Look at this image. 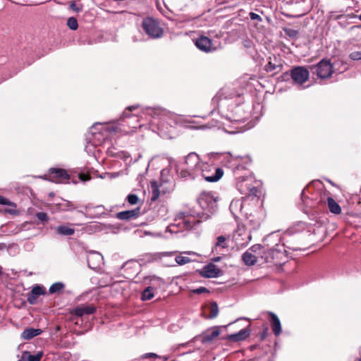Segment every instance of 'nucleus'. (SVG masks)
Listing matches in <instances>:
<instances>
[{"label": "nucleus", "instance_id": "6", "mask_svg": "<svg viewBox=\"0 0 361 361\" xmlns=\"http://www.w3.org/2000/svg\"><path fill=\"white\" fill-rule=\"evenodd\" d=\"M224 171L221 168L207 163H202L199 172V175H201L207 182H216L222 177Z\"/></svg>", "mask_w": 361, "mask_h": 361}, {"label": "nucleus", "instance_id": "16", "mask_svg": "<svg viewBox=\"0 0 361 361\" xmlns=\"http://www.w3.org/2000/svg\"><path fill=\"white\" fill-rule=\"evenodd\" d=\"M195 45L199 49L204 52H210L215 49L212 39L204 36L197 38L195 41Z\"/></svg>", "mask_w": 361, "mask_h": 361}, {"label": "nucleus", "instance_id": "46", "mask_svg": "<svg viewBox=\"0 0 361 361\" xmlns=\"http://www.w3.org/2000/svg\"><path fill=\"white\" fill-rule=\"evenodd\" d=\"M349 57L353 61L361 60V51H353L350 54Z\"/></svg>", "mask_w": 361, "mask_h": 361}, {"label": "nucleus", "instance_id": "59", "mask_svg": "<svg viewBox=\"0 0 361 361\" xmlns=\"http://www.w3.org/2000/svg\"><path fill=\"white\" fill-rule=\"evenodd\" d=\"M133 42H137V39L135 37H133Z\"/></svg>", "mask_w": 361, "mask_h": 361}, {"label": "nucleus", "instance_id": "45", "mask_svg": "<svg viewBox=\"0 0 361 361\" xmlns=\"http://www.w3.org/2000/svg\"><path fill=\"white\" fill-rule=\"evenodd\" d=\"M69 8L77 13L80 12L82 9V5H77L75 1L71 2Z\"/></svg>", "mask_w": 361, "mask_h": 361}, {"label": "nucleus", "instance_id": "53", "mask_svg": "<svg viewBox=\"0 0 361 361\" xmlns=\"http://www.w3.org/2000/svg\"><path fill=\"white\" fill-rule=\"evenodd\" d=\"M159 259V257L157 255H150L149 257V259H147L148 262H153Z\"/></svg>", "mask_w": 361, "mask_h": 361}, {"label": "nucleus", "instance_id": "11", "mask_svg": "<svg viewBox=\"0 0 361 361\" xmlns=\"http://www.w3.org/2000/svg\"><path fill=\"white\" fill-rule=\"evenodd\" d=\"M241 179V180L238 181L237 186L238 190L241 193L257 195V189L256 187L252 186L251 183L252 182V179L251 178H238Z\"/></svg>", "mask_w": 361, "mask_h": 361}, {"label": "nucleus", "instance_id": "60", "mask_svg": "<svg viewBox=\"0 0 361 361\" xmlns=\"http://www.w3.org/2000/svg\"><path fill=\"white\" fill-rule=\"evenodd\" d=\"M223 124H224V126H228V127L230 126L228 125V123H223Z\"/></svg>", "mask_w": 361, "mask_h": 361}, {"label": "nucleus", "instance_id": "14", "mask_svg": "<svg viewBox=\"0 0 361 361\" xmlns=\"http://www.w3.org/2000/svg\"><path fill=\"white\" fill-rule=\"evenodd\" d=\"M282 68L280 57L273 55L268 58V63L264 66V70L267 73H278L282 70Z\"/></svg>", "mask_w": 361, "mask_h": 361}, {"label": "nucleus", "instance_id": "24", "mask_svg": "<svg viewBox=\"0 0 361 361\" xmlns=\"http://www.w3.org/2000/svg\"><path fill=\"white\" fill-rule=\"evenodd\" d=\"M269 315L270 316V323L272 331L276 336H278L281 333V322L276 314L269 312Z\"/></svg>", "mask_w": 361, "mask_h": 361}, {"label": "nucleus", "instance_id": "17", "mask_svg": "<svg viewBox=\"0 0 361 361\" xmlns=\"http://www.w3.org/2000/svg\"><path fill=\"white\" fill-rule=\"evenodd\" d=\"M87 261L90 268L96 269L102 264L103 261V257L100 253L92 251L88 253Z\"/></svg>", "mask_w": 361, "mask_h": 361}, {"label": "nucleus", "instance_id": "44", "mask_svg": "<svg viewBox=\"0 0 361 361\" xmlns=\"http://www.w3.org/2000/svg\"><path fill=\"white\" fill-rule=\"evenodd\" d=\"M127 200L130 204H136L139 201V198L137 195L130 194L127 196Z\"/></svg>", "mask_w": 361, "mask_h": 361}, {"label": "nucleus", "instance_id": "19", "mask_svg": "<svg viewBox=\"0 0 361 361\" xmlns=\"http://www.w3.org/2000/svg\"><path fill=\"white\" fill-rule=\"evenodd\" d=\"M44 294L45 290L44 287L39 285H35L32 287L30 293H27V300L30 304L34 305L36 303L37 298L39 295H43Z\"/></svg>", "mask_w": 361, "mask_h": 361}, {"label": "nucleus", "instance_id": "13", "mask_svg": "<svg viewBox=\"0 0 361 361\" xmlns=\"http://www.w3.org/2000/svg\"><path fill=\"white\" fill-rule=\"evenodd\" d=\"M222 271L212 263L204 265L200 271V274L204 278H216L222 275Z\"/></svg>", "mask_w": 361, "mask_h": 361}, {"label": "nucleus", "instance_id": "30", "mask_svg": "<svg viewBox=\"0 0 361 361\" xmlns=\"http://www.w3.org/2000/svg\"><path fill=\"white\" fill-rule=\"evenodd\" d=\"M56 233L60 235L70 236L74 234L75 229L62 225L56 228Z\"/></svg>", "mask_w": 361, "mask_h": 361}, {"label": "nucleus", "instance_id": "22", "mask_svg": "<svg viewBox=\"0 0 361 361\" xmlns=\"http://www.w3.org/2000/svg\"><path fill=\"white\" fill-rule=\"evenodd\" d=\"M96 310V307L93 305H82L76 307L72 313L78 317H82L85 314H92Z\"/></svg>", "mask_w": 361, "mask_h": 361}, {"label": "nucleus", "instance_id": "8", "mask_svg": "<svg viewBox=\"0 0 361 361\" xmlns=\"http://www.w3.org/2000/svg\"><path fill=\"white\" fill-rule=\"evenodd\" d=\"M309 71L303 66L294 67L290 70V77L295 84L302 85L309 79Z\"/></svg>", "mask_w": 361, "mask_h": 361}, {"label": "nucleus", "instance_id": "42", "mask_svg": "<svg viewBox=\"0 0 361 361\" xmlns=\"http://www.w3.org/2000/svg\"><path fill=\"white\" fill-rule=\"evenodd\" d=\"M271 256L273 257L272 264H274L275 265H278V264H281L283 263V261L286 258V256H285V254L283 252L282 256L279 255V257H276V255L275 254L272 255Z\"/></svg>", "mask_w": 361, "mask_h": 361}, {"label": "nucleus", "instance_id": "9", "mask_svg": "<svg viewBox=\"0 0 361 361\" xmlns=\"http://www.w3.org/2000/svg\"><path fill=\"white\" fill-rule=\"evenodd\" d=\"M70 179V176L67 171L61 169H49V180L56 183H66Z\"/></svg>", "mask_w": 361, "mask_h": 361}, {"label": "nucleus", "instance_id": "61", "mask_svg": "<svg viewBox=\"0 0 361 361\" xmlns=\"http://www.w3.org/2000/svg\"><path fill=\"white\" fill-rule=\"evenodd\" d=\"M265 335H266V331L263 333L262 337L264 338L265 336Z\"/></svg>", "mask_w": 361, "mask_h": 361}, {"label": "nucleus", "instance_id": "25", "mask_svg": "<svg viewBox=\"0 0 361 361\" xmlns=\"http://www.w3.org/2000/svg\"><path fill=\"white\" fill-rule=\"evenodd\" d=\"M231 235L228 236L219 235L216 238V241L214 244V248L217 250L219 248H228L231 247V239L230 238Z\"/></svg>", "mask_w": 361, "mask_h": 361}, {"label": "nucleus", "instance_id": "56", "mask_svg": "<svg viewBox=\"0 0 361 361\" xmlns=\"http://www.w3.org/2000/svg\"><path fill=\"white\" fill-rule=\"evenodd\" d=\"M4 272V269L1 266H0V277L2 276Z\"/></svg>", "mask_w": 361, "mask_h": 361}, {"label": "nucleus", "instance_id": "26", "mask_svg": "<svg viewBox=\"0 0 361 361\" xmlns=\"http://www.w3.org/2000/svg\"><path fill=\"white\" fill-rule=\"evenodd\" d=\"M43 353L42 351H39L35 355H32L29 351H24L18 361H39Z\"/></svg>", "mask_w": 361, "mask_h": 361}, {"label": "nucleus", "instance_id": "10", "mask_svg": "<svg viewBox=\"0 0 361 361\" xmlns=\"http://www.w3.org/2000/svg\"><path fill=\"white\" fill-rule=\"evenodd\" d=\"M78 212L90 219L98 218L102 214H105L104 207L103 205L94 206L91 203L86 204L84 207V210Z\"/></svg>", "mask_w": 361, "mask_h": 361}, {"label": "nucleus", "instance_id": "36", "mask_svg": "<svg viewBox=\"0 0 361 361\" xmlns=\"http://www.w3.org/2000/svg\"><path fill=\"white\" fill-rule=\"evenodd\" d=\"M138 105H133V106H130L128 107H127L126 109V110L123 111V114H122V116H121V118H130V117H132L133 118H134L135 121H137V116H134V115H130L128 111H132L133 109H136L138 108Z\"/></svg>", "mask_w": 361, "mask_h": 361}, {"label": "nucleus", "instance_id": "54", "mask_svg": "<svg viewBox=\"0 0 361 361\" xmlns=\"http://www.w3.org/2000/svg\"><path fill=\"white\" fill-rule=\"evenodd\" d=\"M238 204V201H232L231 203V205H230L231 209H232V207L233 206H237Z\"/></svg>", "mask_w": 361, "mask_h": 361}, {"label": "nucleus", "instance_id": "2", "mask_svg": "<svg viewBox=\"0 0 361 361\" xmlns=\"http://www.w3.org/2000/svg\"><path fill=\"white\" fill-rule=\"evenodd\" d=\"M218 197H215L212 192H203L197 199L202 212L193 211L179 212L175 221L178 226L183 230H190L202 220H207L218 210Z\"/></svg>", "mask_w": 361, "mask_h": 361}, {"label": "nucleus", "instance_id": "63", "mask_svg": "<svg viewBox=\"0 0 361 361\" xmlns=\"http://www.w3.org/2000/svg\"><path fill=\"white\" fill-rule=\"evenodd\" d=\"M359 361H361V357L359 359Z\"/></svg>", "mask_w": 361, "mask_h": 361}, {"label": "nucleus", "instance_id": "5", "mask_svg": "<svg viewBox=\"0 0 361 361\" xmlns=\"http://www.w3.org/2000/svg\"><path fill=\"white\" fill-rule=\"evenodd\" d=\"M142 27L151 39H159L164 35V30L156 19L147 17L142 20Z\"/></svg>", "mask_w": 361, "mask_h": 361}, {"label": "nucleus", "instance_id": "31", "mask_svg": "<svg viewBox=\"0 0 361 361\" xmlns=\"http://www.w3.org/2000/svg\"><path fill=\"white\" fill-rule=\"evenodd\" d=\"M163 185L162 183L158 185L156 182L152 183V195L151 200L152 201H155L159 197L161 192L160 188L163 187Z\"/></svg>", "mask_w": 361, "mask_h": 361}, {"label": "nucleus", "instance_id": "32", "mask_svg": "<svg viewBox=\"0 0 361 361\" xmlns=\"http://www.w3.org/2000/svg\"><path fill=\"white\" fill-rule=\"evenodd\" d=\"M149 279L150 282L149 286H152L153 289L157 287L161 286L164 283V281L162 279L155 276H149Z\"/></svg>", "mask_w": 361, "mask_h": 361}, {"label": "nucleus", "instance_id": "34", "mask_svg": "<svg viewBox=\"0 0 361 361\" xmlns=\"http://www.w3.org/2000/svg\"><path fill=\"white\" fill-rule=\"evenodd\" d=\"M59 207L61 211H73L77 208L71 202L67 200L62 204H59Z\"/></svg>", "mask_w": 361, "mask_h": 361}, {"label": "nucleus", "instance_id": "40", "mask_svg": "<svg viewBox=\"0 0 361 361\" xmlns=\"http://www.w3.org/2000/svg\"><path fill=\"white\" fill-rule=\"evenodd\" d=\"M35 216L38 221L42 224L47 223L49 219L47 214L44 212H37Z\"/></svg>", "mask_w": 361, "mask_h": 361}, {"label": "nucleus", "instance_id": "37", "mask_svg": "<svg viewBox=\"0 0 361 361\" xmlns=\"http://www.w3.org/2000/svg\"><path fill=\"white\" fill-rule=\"evenodd\" d=\"M63 288H64V284L61 282H57V283H53L50 286L49 291L51 294H54V293L61 291Z\"/></svg>", "mask_w": 361, "mask_h": 361}, {"label": "nucleus", "instance_id": "41", "mask_svg": "<svg viewBox=\"0 0 361 361\" xmlns=\"http://www.w3.org/2000/svg\"><path fill=\"white\" fill-rule=\"evenodd\" d=\"M175 260L179 265H183L191 262L189 257L184 256H177L176 257Z\"/></svg>", "mask_w": 361, "mask_h": 361}, {"label": "nucleus", "instance_id": "29", "mask_svg": "<svg viewBox=\"0 0 361 361\" xmlns=\"http://www.w3.org/2000/svg\"><path fill=\"white\" fill-rule=\"evenodd\" d=\"M242 259L245 265L252 266L256 263L257 257L247 250L242 255Z\"/></svg>", "mask_w": 361, "mask_h": 361}, {"label": "nucleus", "instance_id": "7", "mask_svg": "<svg viewBox=\"0 0 361 361\" xmlns=\"http://www.w3.org/2000/svg\"><path fill=\"white\" fill-rule=\"evenodd\" d=\"M310 69L318 78L322 79L329 78L333 73L332 64L325 59L319 61L316 66H310Z\"/></svg>", "mask_w": 361, "mask_h": 361}, {"label": "nucleus", "instance_id": "47", "mask_svg": "<svg viewBox=\"0 0 361 361\" xmlns=\"http://www.w3.org/2000/svg\"><path fill=\"white\" fill-rule=\"evenodd\" d=\"M0 204L11 206L13 205V203L6 197L0 195Z\"/></svg>", "mask_w": 361, "mask_h": 361}, {"label": "nucleus", "instance_id": "50", "mask_svg": "<svg viewBox=\"0 0 361 361\" xmlns=\"http://www.w3.org/2000/svg\"><path fill=\"white\" fill-rule=\"evenodd\" d=\"M262 249V246L259 244H257V245H252L250 248V251H252V252H257L258 250H261Z\"/></svg>", "mask_w": 361, "mask_h": 361}, {"label": "nucleus", "instance_id": "20", "mask_svg": "<svg viewBox=\"0 0 361 361\" xmlns=\"http://www.w3.org/2000/svg\"><path fill=\"white\" fill-rule=\"evenodd\" d=\"M140 214V207L131 210L120 212L116 214V218L120 220H130L137 219Z\"/></svg>", "mask_w": 361, "mask_h": 361}, {"label": "nucleus", "instance_id": "38", "mask_svg": "<svg viewBox=\"0 0 361 361\" xmlns=\"http://www.w3.org/2000/svg\"><path fill=\"white\" fill-rule=\"evenodd\" d=\"M67 25L72 30H77L78 27L77 19L74 17H70L67 20Z\"/></svg>", "mask_w": 361, "mask_h": 361}, {"label": "nucleus", "instance_id": "49", "mask_svg": "<svg viewBox=\"0 0 361 361\" xmlns=\"http://www.w3.org/2000/svg\"><path fill=\"white\" fill-rule=\"evenodd\" d=\"M250 17L252 20H256L259 22H261L262 20V18H261V16L259 15H258L255 13H253V12L250 13Z\"/></svg>", "mask_w": 361, "mask_h": 361}, {"label": "nucleus", "instance_id": "58", "mask_svg": "<svg viewBox=\"0 0 361 361\" xmlns=\"http://www.w3.org/2000/svg\"><path fill=\"white\" fill-rule=\"evenodd\" d=\"M358 19L361 21V14L357 16Z\"/></svg>", "mask_w": 361, "mask_h": 361}, {"label": "nucleus", "instance_id": "43", "mask_svg": "<svg viewBox=\"0 0 361 361\" xmlns=\"http://www.w3.org/2000/svg\"><path fill=\"white\" fill-rule=\"evenodd\" d=\"M169 174V169H164L161 171V183H167L169 180L167 179L166 176Z\"/></svg>", "mask_w": 361, "mask_h": 361}, {"label": "nucleus", "instance_id": "48", "mask_svg": "<svg viewBox=\"0 0 361 361\" xmlns=\"http://www.w3.org/2000/svg\"><path fill=\"white\" fill-rule=\"evenodd\" d=\"M192 292L197 294H202L204 293H209V290L204 287H199L196 289H194Z\"/></svg>", "mask_w": 361, "mask_h": 361}, {"label": "nucleus", "instance_id": "35", "mask_svg": "<svg viewBox=\"0 0 361 361\" xmlns=\"http://www.w3.org/2000/svg\"><path fill=\"white\" fill-rule=\"evenodd\" d=\"M219 314V307L216 302H213L211 303L209 307V316L210 319H214L217 317Z\"/></svg>", "mask_w": 361, "mask_h": 361}, {"label": "nucleus", "instance_id": "62", "mask_svg": "<svg viewBox=\"0 0 361 361\" xmlns=\"http://www.w3.org/2000/svg\"><path fill=\"white\" fill-rule=\"evenodd\" d=\"M163 360H168V357H163Z\"/></svg>", "mask_w": 361, "mask_h": 361}, {"label": "nucleus", "instance_id": "12", "mask_svg": "<svg viewBox=\"0 0 361 361\" xmlns=\"http://www.w3.org/2000/svg\"><path fill=\"white\" fill-rule=\"evenodd\" d=\"M229 157L232 159V166L234 171H238L246 169L247 166L250 165L252 162V159L250 156H233L231 153H228Z\"/></svg>", "mask_w": 361, "mask_h": 361}, {"label": "nucleus", "instance_id": "27", "mask_svg": "<svg viewBox=\"0 0 361 361\" xmlns=\"http://www.w3.org/2000/svg\"><path fill=\"white\" fill-rule=\"evenodd\" d=\"M42 333V331L40 329L28 328L22 332L21 337L24 340H30L35 336L40 335Z\"/></svg>", "mask_w": 361, "mask_h": 361}, {"label": "nucleus", "instance_id": "23", "mask_svg": "<svg viewBox=\"0 0 361 361\" xmlns=\"http://www.w3.org/2000/svg\"><path fill=\"white\" fill-rule=\"evenodd\" d=\"M250 335V329L249 327L244 328L238 332L228 336V339L232 341H241L246 339Z\"/></svg>", "mask_w": 361, "mask_h": 361}, {"label": "nucleus", "instance_id": "55", "mask_svg": "<svg viewBox=\"0 0 361 361\" xmlns=\"http://www.w3.org/2000/svg\"><path fill=\"white\" fill-rule=\"evenodd\" d=\"M220 259H221V257H214V258L213 259V261H214V262H216L220 261Z\"/></svg>", "mask_w": 361, "mask_h": 361}, {"label": "nucleus", "instance_id": "21", "mask_svg": "<svg viewBox=\"0 0 361 361\" xmlns=\"http://www.w3.org/2000/svg\"><path fill=\"white\" fill-rule=\"evenodd\" d=\"M220 334V330L218 326H214L204 332L201 336L202 343H208L218 337Z\"/></svg>", "mask_w": 361, "mask_h": 361}, {"label": "nucleus", "instance_id": "39", "mask_svg": "<svg viewBox=\"0 0 361 361\" xmlns=\"http://www.w3.org/2000/svg\"><path fill=\"white\" fill-rule=\"evenodd\" d=\"M283 31L290 38L295 39L298 35V31L292 28H284Z\"/></svg>", "mask_w": 361, "mask_h": 361}, {"label": "nucleus", "instance_id": "15", "mask_svg": "<svg viewBox=\"0 0 361 361\" xmlns=\"http://www.w3.org/2000/svg\"><path fill=\"white\" fill-rule=\"evenodd\" d=\"M323 197H321L320 202H326L329 211L334 214H340L341 213V207L334 200L333 197L329 196V192L324 190Z\"/></svg>", "mask_w": 361, "mask_h": 361}, {"label": "nucleus", "instance_id": "51", "mask_svg": "<svg viewBox=\"0 0 361 361\" xmlns=\"http://www.w3.org/2000/svg\"><path fill=\"white\" fill-rule=\"evenodd\" d=\"M143 357L147 358V357H158V355L153 353H146L143 355Z\"/></svg>", "mask_w": 361, "mask_h": 361}, {"label": "nucleus", "instance_id": "57", "mask_svg": "<svg viewBox=\"0 0 361 361\" xmlns=\"http://www.w3.org/2000/svg\"><path fill=\"white\" fill-rule=\"evenodd\" d=\"M133 262H130V263H126L124 265H123V267H126L128 264H132ZM135 264H136L135 262H133Z\"/></svg>", "mask_w": 361, "mask_h": 361}, {"label": "nucleus", "instance_id": "33", "mask_svg": "<svg viewBox=\"0 0 361 361\" xmlns=\"http://www.w3.org/2000/svg\"><path fill=\"white\" fill-rule=\"evenodd\" d=\"M153 288L152 286L147 287L142 293V300H149L154 297V293L152 292Z\"/></svg>", "mask_w": 361, "mask_h": 361}, {"label": "nucleus", "instance_id": "3", "mask_svg": "<svg viewBox=\"0 0 361 361\" xmlns=\"http://www.w3.org/2000/svg\"><path fill=\"white\" fill-rule=\"evenodd\" d=\"M201 164L199 156L191 152L185 157L184 162L176 166V172L182 178L194 179L199 176Z\"/></svg>", "mask_w": 361, "mask_h": 361}, {"label": "nucleus", "instance_id": "52", "mask_svg": "<svg viewBox=\"0 0 361 361\" xmlns=\"http://www.w3.org/2000/svg\"><path fill=\"white\" fill-rule=\"evenodd\" d=\"M114 148H109V149H107V153H108V154H109V155H110V156H112V157L117 156V154H116V153H115V152H114Z\"/></svg>", "mask_w": 361, "mask_h": 361}, {"label": "nucleus", "instance_id": "18", "mask_svg": "<svg viewBox=\"0 0 361 361\" xmlns=\"http://www.w3.org/2000/svg\"><path fill=\"white\" fill-rule=\"evenodd\" d=\"M145 112L153 118H155L156 116L159 117L162 122L167 121V119L172 116L171 114L166 111V110L161 108L147 107L145 109Z\"/></svg>", "mask_w": 361, "mask_h": 361}, {"label": "nucleus", "instance_id": "28", "mask_svg": "<svg viewBox=\"0 0 361 361\" xmlns=\"http://www.w3.org/2000/svg\"><path fill=\"white\" fill-rule=\"evenodd\" d=\"M274 254L276 255V257H278L279 255H283V252L276 248L269 249L263 253L262 258H263L267 263H272L273 257L271 255Z\"/></svg>", "mask_w": 361, "mask_h": 361}, {"label": "nucleus", "instance_id": "4", "mask_svg": "<svg viewBox=\"0 0 361 361\" xmlns=\"http://www.w3.org/2000/svg\"><path fill=\"white\" fill-rule=\"evenodd\" d=\"M231 248L237 250L243 248L247 246L251 240V234L245 226H238L231 235Z\"/></svg>", "mask_w": 361, "mask_h": 361}, {"label": "nucleus", "instance_id": "1", "mask_svg": "<svg viewBox=\"0 0 361 361\" xmlns=\"http://www.w3.org/2000/svg\"><path fill=\"white\" fill-rule=\"evenodd\" d=\"M219 99V107L223 116L228 123H231L232 130H226L229 133L241 131L238 124L244 123L250 117V111L247 106L241 104V97L233 90L224 87L220 90L214 98Z\"/></svg>", "mask_w": 361, "mask_h": 361}]
</instances>
